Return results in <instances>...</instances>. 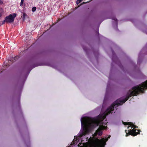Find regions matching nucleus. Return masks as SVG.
Instances as JSON below:
<instances>
[{"mask_svg":"<svg viewBox=\"0 0 147 147\" xmlns=\"http://www.w3.org/2000/svg\"><path fill=\"white\" fill-rule=\"evenodd\" d=\"M126 97L125 98L122 97L117 100L114 102L102 114H100L96 118H82L81 119V125L83 127L84 131L82 133V135H85L87 133L86 127L89 125L93 127L99 126L98 128L96 130L94 134L95 137H96L97 135L101 136L102 135V130L106 129L107 124L106 122L103 121L107 115L113 112L114 110H117V107L119 106L122 105L128 99L132 96H137L140 92H127Z\"/></svg>","mask_w":147,"mask_h":147,"instance_id":"nucleus-1","label":"nucleus"},{"mask_svg":"<svg viewBox=\"0 0 147 147\" xmlns=\"http://www.w3.org/2000/svg\"><path fill=\"white\" fill-rule=\"evenodd\" d=\"M123 123L124 125H128L129 126L127 127L128 129L129 127L133 128V129H135L136 128H138V127H137L134 124L130 122H123ZM126 133V137L128 136L129 135H131L133 136H135L137 135L138 134H140V130H138L136 129H133L128 130V133L127 132V130L125 131Z\"/></svg>","mask_w":147,"mask_h":147,"instance_id":"nucleus-2","label":"nucleus"},{"mask_svg":"<svg viewBox=\"0 0 147 147\" xmlns=\"http://www.w3.org/2000/svg\"><path fill=\"white\" fill-rule=\"evenodd\" d=\"M147 89V80L141 84L132 88V90H129L128 92H144Z\"/></svg>","mask_w":147,"mask_h":147,"instance_id":"nucleus-3","label":"nucleus"},{"mask_svg":"<svg viewBox=\"0 0 147 147\" xmlns=\"http://www.w3.org/2000/svg\"><path fill=\"white\" fill-rule=\"evenodd\" d=\"M108 138H103L99 140L97 139L96 144L99 147H104L106 144V142L108 140Z\"/></svg>","mask_w":147,"mask_h":147,"instance_id":"nucleus-4","label":"nucleus"},{"mask_svg":"<svg viewBox=\"0 0 147 147\" xmlns=\"http://www.w3.org/2000/svg\"><path fill=\"white\" fill-rule=\"evenodd\" d=\"M16 16V13H13V15L10 14L5 17L7 23H11L13 22L14 18Z\"/></svg>","mask_w":147,"mask_h":147,"instance_id":"nucleus-5","label":"nucleus"},{"mask_svg":"<svg viewBox=\"0 0 147 147\" xmlns=\"http://www.w3.org/2000/svg\"><path fill=\"white\" fill-rule=\"evenodd\" d=\"M19 58V57L18 56H16L13 58H11L9 60L10 61H12V63L15 61H16Z\"/></svg>","mask_w":147,"mask_h":147,"instance_id":"nucleus-6","label":"nucleus"},{"mask_svg":"<svg viewBox=\"0 0 147 147\" xmlns=\"http://www.w3.org/2000/svg\"><path fill=\"white\" fill-rule=\"evenodd\" d=\"M27 16L26 14L25 13H24L23 14V16L22 17V18L23 21L25 19V18L26 16Z\"/></svg>","mask_w":147,"mask_h":147,"instance_id":"nucleus-7","label":"nucleus"},{"mask_svg":"<svg viewBox=\"0 0 147 147\" xmlns=\"http://www.w3.org/2000/svg\"><path fill=\"white\" fill-rule=\"evenodd\" d=\"M83 0H77L76 1V4L78 5L79 3L81 2Z\"/></svg>","mask_w":147,"mask_h":147,"instance_id":"nucleus-8","label":"nucleus"},{"mask_svg":"<svg viewBox=\"0 0 147 147\" xmlns=\"http://www.w3.org/2000/svg\"><path fill=\"white\" fill-rule=\"evenodd\" d=\"M36 7H32V11L33 12H34L36 10Z\"/></svg>","mask_w":147,"mask_h":147,"instance_id":"nucleus-9","label":"nucleus"},{"mask_svg":"<svg viewBox=\"0 0 147 147\" xmlns=\"http://www.w3.org/2000/svg\"><path fill=\"white\" fill-rule=\"evenodd\" d=\"M5 22H6V20L5 19L2 22V23L1 24H0V26H1V25L3 24Z\"/></svg>","mask_w":147,"mask_h":147,"instance_id":"nucleus-10","label":"nucleus"},{"mask_svg":"<svg viewBox=\"0 0 147 147\" xmlns=\"http://www.w3.org/2000/svg\"><path fill=\"white\" fill-rule=\"evenodd\" d=\"M24 0H21L20 6H23V3Z\"/></svg>","mask_w":147,"mask_h":147,"instance_id":"nucleus-11","label":"nucleus"},{"mask_svg":"<svg viewBox=\"0 0 147 147\" xmlns=\"http://www.w3.org/2000/svg\"><path fill=\"white\" fill-rule=\"evenodd\" d=\"M109 93V92H106V93L105 94V98H104V100H105L106 99V96L108 95Z\"/></svg>","mask_w":147,"mask_h":147,"instance_id":"nucleus-12","label":"nucleus"},{"mask_svg":"<svg viewBox=\"0 0 147 147\" xmlns=\"http://www.w3.org/2000/svg\"><path fill=\"white\" fill-rule=\"evenodd\" d=\"M3 3V2L1 1L0 0V4H2Z\"/></svg>","mask_w":147,"mask_h":147,"instance_id":"nucleus-13","label":"nucleus"},{"mask_svg":"<svg viewBox=\"0 0 147 147\" xmlns=\"http://www.w3.org/2000/svg\"><path fill=\"white\" fill-rule=\"evenodd\" d=\"M114 20L115 21H117V19L116 18H115Z\"/></svg>","mask_w":147,"mask_h":147,"instance_id":"nucleus-14","label":"nucleus"},{"mask_svg":"<svg viewBox=\"0 0 147 147\" xmlns=\"http://www.w3.org/2000/svg\"><path fill=\"white\" fill-rule=\"evenodd\" d=\"M2 16V14L1 13H0V17H1Z\"/></svg>","mask_w":147,"mask_h":147,"instance_id":"nucleus-15","label":"nucleus"},{"mask_svg":"<svg viewBox=\"0 0 147 147\" xmlns=\"http://www.w3.org/2000/svg\"><path fill=\"white\" fill-rule=\"evenodd\" d=\"M111 137V136H108V138H110Z\"/></svg>","mask_w":147,"mask_h":147,"instance_id":"nucleus-16","label":"nucleus"},{"mask_svg":"<svg viewBox=\"0 0 147 147\" xmlns=\"http://www.w3.org/2000/svg\"><path fill=\"white\" fill-rule=\"evenodd\" d=\"M71 147V146H67V147Z\"/></svg>","mask_w":147,"mask_h":147,"instance_id":"nucleus-17","label":"nucleus"},{"mask_svg":"<svg viewBox=\"0 0 147 147\" xmlns=\"http://www.w3.org/2000/svg\"><path fill=\"white\" fill-rule=\"evenodd\" d=\"M83 49H84V50H85V49L84 48H83Z\"/></svg>","mask_w":147,"mask_h":147,"instance_id":"nucleus-18","label":"nucleus"}]
</instances>
